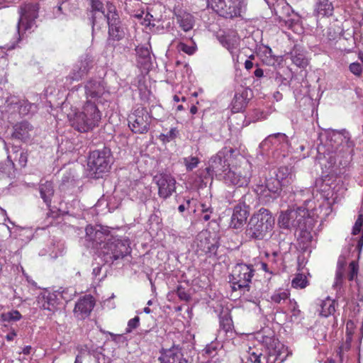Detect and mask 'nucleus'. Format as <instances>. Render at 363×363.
Listing matches in <instances>:
<instances>
[{
	"label": "nucleus",
	"mask_w": 363,
	"mask_h": 363,
	"mask_svg": "<svg viewBox=\"0 0 363 363\" xmlns=\"http://www.w3.org/2000/svg\"><path fill=\"white\" fill-rule=\"evenodd\" d=\"M274 219L271 212L264 208H261L250 218L246 230L245 235L250 240H262L272 230Z\"/></svg>",
	"instance_id": "nucleus-1"
},
{
	"label": "nucleus",
	"mask_w": 363,
	"mask_h": 363,
	"mask_svg": "<svg viewBox=\"0 0 363 363\" xmlns=\"http://www.w3.org/2000/svg\"><path fill=\"white\" fill-rule=\"evenodd\" d=\"M101 113L94 102L87 100L82 111L76 113L72 125L78 131L84 133L99 125Z\"/></svg>",
	"instance_id": "nucleus-2"
},
{
	"label": "nucleus",
	"mask_w": 363,
	"mask_h": 363,
	"mask_svg": "<svg viewBox=\"0 0 363 363\" xmlns=\"http://www.w3.org/2000/svg\"><path fill=\"white\" fill-rule=\"evenodd\" d=\"M131 253V247L128 240H121L111 237L101 247V255L106 262H111L122 259Z\"/></svg>",
	"instance_id": "nucleus-3"
},
{
	"label": "nucleus",
	"mask_w": 363,
	"mask_h": 363,
	"mask_svg": "<svg viewBox=\"0 0 363 363\" xmlns=\"http://www.w3.org/2000/svg\"><path fill=\"white\" fill-rule=\"evenodd\" d=\"M252 177V166L248 161L230 166L223 177V182L228 186H247Z\"/></svg>",
	"instance_id": "nucleus-4"
},
{
	"label": "nucleus",
	"mask_w": 363,
	"mask_h": 363,
	"mask_svg": "<svg viewBox=\"0 0 363 363\" xmlns=\"http://www.w3.org/2000/svg\"><path fill=\"white\" fill-rule=\"evenodd\" d=\"M207 4L219 16L226 18L241 16L247 6L245 0H207Z\"/></svg>",
	"instance_id": "nucleus-5"
},
{
	"label": "nucleus",
	"mask_w": 363,
	"mask_h": 363,
	"mask_svg": "<svg viewBox=\"0 0 363 363\" xmlns=\"http://www.w3.org/2000/svg\"><path fill=\"white\" fill-rule=\"evenodd\" d=\"M255 269L252 264L245 263L236 264L230 275V283L233 291L247 289L250 290V284L255 275Z\"/></svg>",
	"instance_id": "nucleus-6"
},
{
	"label": "nucleus",
	"mask_w": 363,
	"mask_h": 363,
	"mask_svg": "<svg viewBox=\"0 0 363 363\" xmlns=\"http://www.w3.org/2000/svg\"><path fill=\"white\" fill-rule=\"evenodd\" d=\"M113 163V157L111 149L104 147L101 150H96L90 152L88 157V167L98 177L108 172Z\"/></svg>",
	"instance_id": "nucleus-7"
},
{
	"label": "nucleus",
	"mask_w": 363,
	"mask_h": 363,
	"mask_svg": "<svg viewBox=\"0 0 363 363\" xmlns=\"http://www.w3.org/2000/svg\"><path fill=\"white\" fill-rule=\"evenodd\" d=\"M128 121L132 132L144 134L149 130L151 119L147 109L145 107L139 106L129 114Z\"/></svg>",
	"instance_id": "nucleus-8"
},
{
	"label": "nucleus",
	"mask_w": 363,
	"mask_h": 363,
	"mask_svg": "<svg viewBox=\"0 0 363 363\" xmlns=\"http://www.w3.org/2000/svg\"><path fill=\"white\" fill-rule=\"evenodd\" d=\"M235 152V150L231 147H224L216 155L212 156L209 160V165L206 167V171L209 174H220L221 172H226L230 167L228 161V157H230Z\"/></svg>",
	"instance_id": "nucleus-9"
},
{
	"label": "nucleus",
	"mask_w": 363,
	"mask_h": 363,
	"mask_svg": "<svg viewBox=\"0 0 363 363\" xmlns=\"http://www.w3.org/2000/svg\"><path fill=\"white\" fill-rule=\"evenodd\" d=\"M39 5L38 3H23L19 7L20 18L18 28L23 27L24 30L30 29L38 16Z\"/></svg>",
	"instance_id": "nucleus-10"
},
{
	"label": "nucleus",
	"mask_w": 363,
	"mask_h": 363,
	"mask_svg": "<svg viewBox=\"0 0 363 363\" xmlns=\"http://www.w3.org/2000/svg\"><path fill=\"white\" fill-rule=\"evenodd\" d=\"M153 181L158 188V196L167 199L176 191V179L169 173L162 172L156 174Z\"/></svg>",
	"instance_id": "nucleus-11"
},
{
	"label": "nucleus",
	"mask_w": 363,
	"mask_h": 363,
	"mask_svg": "<svg viewBox=\"0 0 363 363\" xmlns=\"http://www.w3.org/2000/svg\"><path fill=\"white\" fill-rule=\"evenodd\" d=\"M93 67V59L88 55L81 57L79 62L66 77V83L72 84L74 81H79L86 76Z\"/></svg>",
	"instance_id": "nucleus-12"
},
{
	"label": "nucleus",
	"mask_w": 363,
	"mask_h": 363,
	"mask_svg": "<svg viewBox=\"0 0 363 363\" xmlns=\"http://www.w3.org/2000/svg\"><path fill=\"white\" fill-rule=\"evenodd\" d=\"M96 304L95 298L90 294L81 296L74 305L73 313L76 318L84 320L91 315Z\"/></svg>",
	"instance_id": "nucleus-13"
},
{
	"label": "nucleus",
	"mask_w": 363,
	"mask_h": 363,
	"mask_svg": "<svg viewBox=\"0 0 363 363\" xmlns=\"http://www.w3.org/2000/svg\"><path fill=\"white\" fill-rule=\"evenodd\" d=\"M60 294L56 291H45L37 298V305L43 310L55 312L60 303Z\"/></svg>",
	"instance_id": "nucleus-14"
},
{
	"label": "nucleus",
	"mask_w": 363,
	"mask_h": 363,
	"mask_svg": "<svg viewBox=\"0 0 363 363\" xmlns=\"http://www.w3.org/2000/svg\"><path fill=\"white\" fill-rule=\"evenodd\" d=\"M218 247V242L216 239L211 236L210 233L204 232L198 235L197 248L201 252L209 255H215Z\"/></svg>",
	"instance_id": "nucleus-15"
},
{
	"label": "nucleus",
	"mask_w": 363,
	"mask_h": 363,
	"mask_svg": "<svg viewBox=\"0 0 363 363\" xmlns=\"http://www.w3.org/2000/svg\"><path fill=\"white\" fill-rule=\"evenodd\" d=\"M314 201L311 200H307L304 202L303 206L297 207L296 209H293L296 213V218L294 220V224L296 229L304 227L305 223H308V220H313L312 216L313 215V207L311 204H313Z\"/></svg>",
	"instance_id": "nucleus-16"
},
{
	"label": "nucleus",
	"mask_w": 363,
	"mask_h": 363,
	"mask_svg": "<svg viewBox=\"0 0 363 363\" xmlns=\"http://www.w3.org/2000/svg\"><path fill=\"white\" fill-rule=\"evenodd\" d=\"M85 94L87 100L96 101L101 98L106 92L104 83L100 79H89L85 85Z\"/></svg>",
	"instance_id": "nucleus-17"
},
{
	"label": "nucleus",
	"mask_w": 363,
	"mask_h": 363,
	"mask_svg": "<svg viewBox=\"0 0 363 363\" xmlns=\"http://www.w3.org/2000/svg\"><path fill=\"white\" fill-rule=\"evenodd\" d=\"M160 356L158 358L160 363H188L183 358L181 348L178 346H172L169 349H162Z\"/></svg>",
	"instance_id": "nucleus-18"
},
{
	"label": "nucleus",
	"mask_w": 363,
	"mask_h": 363,
	"mask_svg": "<svg viewBox=\"0 0 363 363\" xmlns=\"http://www.w3.org/2000/svg\"><path fill=\"white\" fill-rule=\"evenodd\" d=\"M249 212L245 205L238 204L233 208L230 226L234 229L241 228L245 223Z\"/></svg>",
	"instance_id": "nucleus-19"
},
{
	"label": "nucleus",
	"mask_w": 363,
	"mask_h": 363,
	"mask_svg": "<svg viewBox=\"0 0 363 363\" xmlns=\"http://www.w3.org/2000/svg\"><path fill=\"white\" fill-rule=\"evenodd\" d=\"M314 227L313 220H308L305 223L304 227L298 228L299 233L297 235V242L301 250H305L312 241L313 236L311 231Z\"/></svg>",
	"instance_id": "nucleus-20"
},
{
	"label": "nucleus",
	"mask_w": 363,
	"mask_h": 363,
	"mask_svg": "<svg viewBox=\"0 0 363 363\" xmlns=\"http://www.w3.org/2000/svg\"><path fill=\"white\" fill-rule=\"evenodd\" d=\"M220 332H223L228 337L233 338L235 329L231 314L229 312H221L219 315Z\"/></svg>",
	"instance_id": "nucleus-21"
},
{
	"label": "nucleus",
	"mask_w": 363,
	"mask_h": 363,
	"mask_svg": "<svg viewBox=\"0 0 363 363\" xmlns=\"http://www.w3.org/2000/svg\"><path fill=\"white\" fill-rule=\"evenodd\" d=\"M317 305L320 307V308L318 309L320 315L328 318L335 313L337 303L335 299H332L328 296L324 300H319Z\"/></svg>",
	"instance_id": "nucleus-22"
},
{
	"label": "nucleus",
	"mask_w": 363,
	"mask_h": 363,
	"mask_svg": "<svg viewBox=\"0 0 363 363\" xmlns=\"http://www.w3.org/2000/svg\"><path fill=\"white\" fill-rule=\"evenodd\" d=\"M31 130L32 126L28 122L22 121L18 123L13 126L12 137L21 141H26L30 138L29 133Z\"/></svg>",
	"instance_id": "nucleus-23"
},
{
	"label": "nucleus",
	"mask_w": 363,
	"mask_h": 363,
	"mask_svg": "<svg viewBox=\"0 0 363 363\" xmlns=\"http://www.w3.org/2000/svg\"><path fill=\"white\" fill-rule=\"evenodd\" d=\"M289 55L293 64L298 67L306 68L308 66V60L305 56L304 51L297 45L294 46Z\"/></svg>",
	"instance_id": "nucleus-24"
},
{
	"label": "nucleus",
	"mask_w": 363,
	"mask_h": 363,
	"mask_svg": "<svg viewBox=\"0 0 363 363\" xmlns=\"http://www.w3.org/2000/svg\"><path fill=\"white\" fill-rule=\"evenodd\" d=\"M39 191L40 197L43 199L47 206L50 208L51 206L52 199L55 193L53 183L50 181L40 183L39 185Z\"/></svg>",
	"instance_id": "nucleus-25"
},
{
	"label": "nucleus",
	"mask_w": 363,
	"mask_h": 363,
	"mask_svg": "<svg viewBox=\"0 0 363 363\" xmlns=\"http://www.w3.org/2000/svg\"><path fill=\"white\" fill-rule=\"evenodd\" d=\"M296 218V213L293 209L282 212L278 219V224L280 228L284 229H296L294 220Z\"/></svg>",
	"instance_id": "nucleus-26"
},
{
	"label": "nucleus",
	"mask_w": 363,
	"mask_h": 363,
	"mask_svg": "<svg viewBox=\"0 0 363 363\" xmlns=\"http://www.w3.org/2000/svg\"><path fill=\"white\" fill-rule=\"evenodd\" d=\"M247 92L235 93L231 102V109L234 113L243 111L247 104Z\"/></svg>",
	"instance_id": "nucleus-27"
},
{
	"label": "nucleus",
	"mask_w": 363,
	"mask_h": 363,
	"mask_svg": "<svg viewBox=\"0 0 363 363\" xmlns=\"http://www.w3.org/2000/svg\"><path fill=\"white\" fill-rule=\"evenodd\" d=\"M294 175L291 173V169L286 167H280L276 174V179H277L283 186L290 184L294 180Z\"/></svg>",
	"instance_id": "nucleus-28"
},
{
	"label": "nucleus",
	"mask_w": 363,
	"mask_h": 363,
	"mask_svg": "<svg viewBox=\"0 0 363 363\" xmlns=\"http://www.w3.org/2000/svg\"><path fill=\"white\" fill-rule=\"evenodd\" d=\"M283 185L275 178H270L266 181L264 192L269 191V194H266L265 196H269L272 198H277L281 191Z\"/></svg>",
	"instance_id": "nucleus-29"
},
{
	"label": "nucleus",
	"mask_w": 363,
	"mask_h": 363,
	"mask_svg": "<svg viewBox=\"0 0 363 363\" xmlns=\"http://www.w3.org/2000/svg\"><path fill=\"white\" fill-rule=\"evenodd\" d=\"M315 11L319 16H330L333 15V6L328 0H320L316 4Z\"/></svg>",
	"instance_id": "nucleus-30"
},
{
	"label": "nucleus",
	"mask_w": 363,
	"mask_h": 363,
	"mask_svg": "<svg viewBox=\"0 0 363 363\" xmlns=\"http://www.w3.org/2000/svg\"><path fill=\"white\" fill-rule=\"evenodd\" d=\"M177 22L180 28L185 32L191 30L194 25V20L190 13H184L177 16Z\"/></svg>",
	"instance_id": "nucleus-31"
},
{
	"label": "nucleus",
	"mask_w": 363,
	"mask_h": 363,
	"mask_svg": "<svg viewBox=\"0 0 363 363\" xmlns=\"http://www.w3.org/2000/svg\"><path fill=\"white\" fill-rule=\"evenodd\" d=\"M264 360H266V357L259 352L258 350H255L250 348L243 363H264Z\"/></svg>",
	"instance_id": "nucleus-32"
},
{
	"label": "nucleus",
	"mask_w": 363,
	"mask_h": 363,
	"mask_svg": "<svg viewBox=\"0 0 363 363\" xmlns=\"http://www.w3.org/2000/svg\"><path fill=\"white\" fill-rule=\"evenodd\" d=\"M220 43L230 53H233L239 46V40L236 37L223 36Z\"/></svg>",
	"instance_id": "nucleus-33"
},
{
	"label": "nucleus",
	"mask_w": 363,
	"mask_h": 363,
	"mask_svg": "<svg viewBox=\"0 0 363 363\" xmlns=\"http://www.w3.org/2000/svg\"><path fill=\"white\" fill-rule=\"evenodd\" d=\"M290 297V292L287 289L276 290L271 296V301L277 304H281L287 301Z\"/></svg>",
	"instance_id": "nucleus-34"
},
{
	"label": "nucleus",
	"mask_w": 363,
	"mask_h": 363,
	"mask_svg": "<svg viewBox=\"0 0 363 363\" xmlns=\"http://www.w3.org/2000/svg\"><path fill=\"white\" fill-rule=\"evenodd\" d=\"M125 36V31L122 26L108 28V40L120 41Z\"/></svg>",
	"instance_id": "nucleus-35"
},
{
	"label": "nucleus",
	"mask_w": 363,
	"mask_h": 363,
	"mask_svg": "<svg viewBox=\"0 0 363 363\" xmlns=\"http://www.w3.org/2000/svg\"><path fill=\"white\" fill-rule=\"evenodd\" d=\"M308 284L306 276L302 273H297L291 281V286L294 289H305Z\"/></svg>",
	"instance_id": "nucleus-36"
},
{
	"label": "nucleus",
	"mask_w": 363,
	"mask_h": 363,
	"mask_svg": "<svg viewBox=\"0 0 363 363\" xmlns=\"http://www.w3.org/2000/svg\"><path fill=\"white\" fill-rule=\"evenodd\" d=\"M273 342L275 345V347L273 349H269L268 359L270 360L272 358L274 362L279 360L280 362H281L284 360V357H281V350L284 349V345L279 342H277V343L274 342V340Z\"/></svg>",
	"instance_id": "nucleus-37"
},
{
	"label": "nucleus",
	"mask_w": 363,
	"mask_h": 363,
	"mask_svg": "<svg viewBox=\"0 0 363 363\" xmlns=\"http://www.w3.org/2000/svg\"><path fill=\"white\" fill-rule=\"evenodd\" d=\"M1 320L4 322H15L22 318V315L17 310H11L0 315Z\"/></svg>",
	"instance_id": "nucleus-38"
},
{
	"label": "nucleus",
	"mask_w": 363,
	"mask_h": 363,
	"mask_svg": "<svg viewBox=\"0 0 363 363\" xmlns=\"http://www.w3.org/2000/svg\"><path fill=\"white\" fill-rule=\"evenodd\" d=\"M16 169L15 164L11 155H8L5 164L0 166V172L5 174L8 177H11Z\"/></svg>",
	"instance_id": "nucleus-39"
},
{
	"label": "nucleus",
	"mask_w": 363,
	"mask_h": 363,
	"mask_svg": "<svg viewBox=\"0 0 363 363\" xmlns=\"http://www.w3.org/2000/svg\"><path fill=\"white\" fill-rule=\"evenodd\" d=\"M106 10L107 12L106 14L105 15V17L107 20V23L113 20L120 18L116 7L112 3H106Z\"/></svg>",
	"instance_id": "nucleus-40"
},
{
	"label": "nucleus",
	"mask_w": 363,
	"mask_h": 363,
	"mask_svg": "<svg viewBox=\"0 0 363 363\" xmlns=\"http://www.w3.org/2000/svg\"><path fill=\"white\" fill-rule=\"evenodd\" d=\"M179 135V130L177 128H172L167 133H161L159 139L164 143H169L174 140Z\"/></svg>",
	"instance_id": "nucleus-41"
},
{
	"label": "nucleus",
	"mask_w": 363,
	"mask_h": 363,
	"mask_svg": "<svg viewBox=\"0 0 363 363\" xmlns=\"http://www.w3.org/2000/svg\"><path fill=\"white\" fill-rule=\"evenodd\" d=\"M15 155L14 160L18 161V163L21 167H25L28 162V154L27 152H20L19 150L15 147L13 150Z\"/></svg>",
	"instance_id": "nucleus-42"
},
{
	"label": "nucleus",
	"mask_w": 363,
	"mask_h": 363,
	"mask_svg": "<svg viewBox=\"0 0 363 363\" xmlns=\"http://www.w3.org/2000/svg\"><path fill=\"white\" fill-rule=\"evenodd\" d=\"M200 160L197 157L190 156L184 158V164L187 172L192 171L198 167Z\"/></svg>",
	"instance_id": "nucleus-43"
},
{
	"label": "nucleus",
	"mask_w": 363,
	"mask_h": 363,
	"mask_svg": "<svg viewBox=\"0 0 363 363\" xmlns=\"http://www.w3.org/2000/svg\"><path fill=\"white\" fill-rule=\"evenodd\" d=\"M354 327V324L353 321L348 320L346 323V333H347V338L345 341V350H349L350 349L351 342H352V336L354 333L353 329Z\"/></svg>",
	"instance_id": "nucleus-44"
},
{
	"label": "nucleus",
	"mask_w": 363,
	"mask_h": 363,
	"mask_svg": "<svg viewBox=\"0 0 363 363\" xmlns=\"http://www.w3.org/2000/svg\"><path fill=\"white\" fill-rule=\"evenodd\" d=\"M345 266V262H338L337 268L335 273V286H340L342 283L344 278Z\"/></svg>",
	"instance_id": "nucleus-45"
},
{
	"label": "nucleus",
	"mask_w": 363,
	"mask_h": 363,
	"mask_svg": "<svg viewBox=\"0 0 363 363\" xmlns=\"http://www.w3.org/2000/svg\"><path fill=\"white\" fill-rule=\"evenodd\" d=\"M359 272V265L357 262L352 261L349 264V272L347 274V277L349 281H352L355 277H357Z\"/></svg>",
	"instance_id": "nucleus-46"
},
{
	"label": "nucleus",
	"mask_w": 363,
	"mask_h": 363,
	"mask_svg": "<svg viewBox=\"0 0 363 363\" xmlns=\"http://www.w3.org/2000/svg\"><path fill=\"white\" fill-rule=\"evenodd\" d=\"M176 294L181 301L188 302L191 299L189 293L182 285H179L177 287Z\"/></svg>",
	"instance_id": "nucleus-47"
},
{
	"label": "nucleus",
	"mask_w": 363,
	"mask_h": 363,
	"mask_svg": "<svg viewBox=\"0 0 363 363\" xmlns=\"http://www.w3.org/2000/svg\"><path fill=\"white\" fill-rule=\"evenodd\" d=\"M177 48L179 50L185 52L189 55H193L196 50V47L195 45H188L184 43H179L177 45Z\"/></svg>",
	"instance_id": "nucleus-48"
},
{
	"label": "nucleus",
	"mask_w": 363,
	"mask_h": 363,
	"mask_svg": "<svg viewBox=\"0 0 363 363\" xmlns=\"http://www.w3.org/2000/svg\"><path fill=\"white\" fill-rule=\"evenodd\" d=\"M140 325V318L138 316H135L133 318H131L128 322V325L125 329V333H130L133 331V330L136 329Z\"/></svg>",
	"instance_id": "nucleus-49"
},
{
	"label": "nucleus",
	"mask_w": 363,
	"mask_h": 363,
	"mask_svg": "<svg viewBox=\"0 0 363 363\" xmlns=\"http://www.w3.org/2000/svg\"><path fill=\"white\" fill-rule=\"evenodd\" d=\"M90 6H91V11L92 13H95L96 11H101L104 13V4L101 1V0H89Z\"/></svg>",
	"instance_id": "nucleus-50"
},
{
	"label": "nucleus",
	"mask_w": 363,
	"mask_h": 363,
	"mask_svg": "<svg viewBox=\"0 0 363 363\" xmlns=\"http://www.w3.org/2000/svg\"><path fill=\"white\" fill-rule=\"evenodd\" d=\"M363 225V215L360 214L358 216L357 219L352 228V234L356 235H358L362 229Z\"/></svg>",
	"instance_id": "nucleus-51"
},
{
	"label": "nucleus",
	"mask_w": 363,
	"mask_h": 363,
	"mask_svg": "<svg viewBox=\"0 0 363 363\" xmlns=\"http://www.w3.org/2000/svg\"><path fill=\"white\" fill-rule=\"evenodd\" d=\"M350 71L357 77H360L362 73V67L359 62H352L349 66Z\"/></svg>",
	"instance_id": "nucleus-52"
},
{
	"label": "nucleus",
	"mask_w": 363,
	"mask_h": 363,
	"mask_svg": "<svg viewBox=\"0 0 363 363\" xmlns=\"http://www.w3.org/2000/svg\"><path fill=\"white\" fill-rule=\"evenodd\" d=\"M136 54L139 57H141L144 60H147L150 58V51L147 48L141 46L137 47L135 49Z\"/></svg>",
	"instance_id": "nucleus-53"
},
{
	"label": "nucleus",
	"mask_w": 363,
	"mask_h": 363,
	"mask_svg": "<svg viewBox=\"0 0 363 363\" xmlns=\"http://www.w3.org/2000/svg\"><path fill=\"white\" fill-rule=\"evenodd\" d=\"M203 351L206 354L213 357L216 354V347L213 345H208Z\"/></svg>",
	"instance_id": "nucleus-54"
},
{
	"label": "nucleus",
	"mask_w": 363,
	"mask_h": 363,
	"mask_svg": "<svg viewBox=\"0 0 363 363\" xmlns=\"http://www.w3.org/2000/svg\"><path fill=\"white\" fill-rule=\"evenodd\" d=\"M108 28L122 26L120 18L108 22Z\"/></svg>",
	"instance_id": "nucleus-55"
},
{
	"label": "nucleus",
	"mask_w": 363,
	"mask_h": 363,
	"mask_svg": "<svg viewBox=\"0 0 363 363\" xmlns=\"http://www.w3.org/2000/svg\"><path fill=\"white\" fill-rule=\"evenodd\" d=\"M17 334L14 330H11L9 333L6 335V339L8 341H12L16 337Z\"/></svg>",
	"instance_id": "nucleus-56"
},
{
	"label": "nucleus",
	"mask_w": 363,
	"mask_h": 363,
	"mask_svg": "<svg viewBox=\"0 0 363 363\" xmlns=\"http://www.w3.org/2000/svg\"><path fill=\"white\" fill-rule=\"evenodd\" d=\"M254 74L256 77L257 78H261L263 77L264 75V72H263V69L259 68V67H257L255 72H254Z\"/></svg>",
	"instance_id": "nucleus-57"
},
{
	"label": "nucleus",
	"mask_w": 363,
	"mask_h": 363,
	"mask_svg": "<svg viewBox=\"0 0 363 363\" xmlns=\"http://www.w3.org/2000/svg\"><path fill=\"white\" fill-rule=\"evenodd\" d=\"M253 66H254V63L252 62V61L251 60H247L245 62V68L247 70L251 69L253 67Z\"/></svg>",
	"instance_id": "nucleus-58"
},
{
	"label": "nucleus",
	"mask_w": 363,
	"mask_h": 363,
	"mask_svg": "<svg viewBox=\"0 0 363 363\" xmlns=\"http://www.w3.org/2000/svg\"><path fill=\"white\" fill-rule=\"evenodd\" d=\"M201 206L202 213H208V212H210V213H212V209L210 207L207 206V205L206 203H201Z\"/></svg>",
	"instance_id": "nucleus-59"
},
{
	"label": "nucleus",
	"mask_w": 363,
	"mask_h": 363,
	"mask_svg": "<svg viewBox=\"0 0 363 363\" xmlns=\"http://www.w3.org/2000/svg\"><path fill=\"white\" fill-rule=\"evenodd\" d=\"M261 269H262L263 271H264L265 272H269V273L272 274V272H270V271L269 270V268H268V265H267V263H265V262H262V263H261Z\"/></svg>",
	"instance_id": "nucleus-60"
},
{
	"label": "nucleus",
	"mask_w": 363,
	"mask_h": 363,
	"mask_svg": "<svg viewBox=\"0 0 363 363\" xmlns=\"http://www.w3.org/2000/svg\"><path fill=\"white\" fill-rule=\"evenodd\" d=\"M264 53H265V55H269L270 57H272V48H269V46H266L265 47Z\"/></svg>",
	"instance_id": "nucleus-61"
},
{
	"label": "nucleus",
	"mask_w": 363,
	"mask_h": 363,
	"mask_svg": "<svg viewBox=\"0 0 363 363\" xmlns=\"http://www.w3.org/2000/svg\"><path fill=\"white\" fill-rule=\"evenodd\" d=\"M203 213V220L204 221H208L210 220L211 218V213L210 212H208V213Z\"/></svg>",
	"instance_id": "nucleus-62"
},
{
	"label": "nucleus",
	"mask_w": 363,
	"mask_h": 363,
	"mask_svg": "<svg viewBox=\"0 0 363 363\" xmlns=\"http://www.w3.org/2000/svg\"><path fill=\"white\" fill-rule=\"evenodd\" d=\"M198 111V108L195 105H193L190 108V113L191 114H196Z\"/></svg>",
	"instance_id": "nucleus-63"
},
{
	"label": "nucleus",
	"mask_w": 363,
	"mask_h": 363,
	"mask_svg": "<svg viewBox=\"0 0 363 363\" xmlns=\"http://www.w3.org/2000/svg\"><path fill=\"white\" fill-rule=\"evenodd\" d=\"M74 363H82V357L81 354H77Z\"/></svg>",
	"instance_id": "nucleus-64"
}]
</instances>
